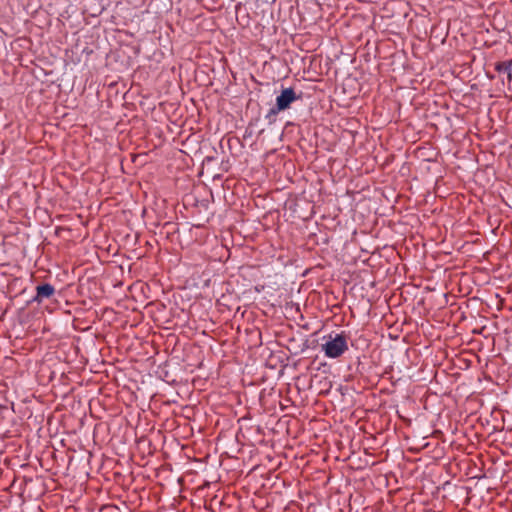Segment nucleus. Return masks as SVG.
Segmentation results:
<instances>
[{
    "mask_svg": "<svg viewBox=\"0 0 512 512\" xmlns=\"http://www.w3.org/2000/svg\"><path fill=\"white\" fill-rule=\"evenodd\" d=\"M343 228H346V226H340V231L341 232L343 230Z\"/></svg>",
    "mask_w": 512,
    "mask_h": 512,
    "instance_id": "7",
    "label": "nucleus"
},
{
    "mask_svg": "<svg viewBox=\"0 0 512 512\" xmlns=\"http://www.w3.org/2000/svg\"><path fill=\"white\" fill-rule=\"evenodd\" d=\"M298 98L299 97L296 95L293 88L283 89L281 94L276 97L275 106L272 107L265 115V119L267 120L268 124L275 123L279 112L290 108L291 104L298 100Z\"/></svg>",
    "mask_w": 512,
    "mask_h": 512,
    "instance_id": "2",
    "label": "nucleus"
},
{
    "mask_svg": "<svg viewBox=\"0 0 512 512\" xmlns=\"http://www.w3.org/2000/svg\"><path fill=\"white\" fill-rule=\"evenodd\" d=\"M55 293V288L49 283H44L36 287V295L33 300L37 303H41L44 299L52 297Z\"/></svg>",
    "mask_w": 512,
    "mask_h": 512,
    "instance_id": "3",
    "label": "nucleus"
},
{
    "mask_svg": "<svg viewBox=\"0 0 512 512\" xmlns=\"http://www.w3.org/2000/svg\"><path fill=\"white\" fill-rule=\"evenodd\" d=\"M322 350L328 358H339L348 350V337L344 332L323 337Z\"/></svg>",
    "mask_w": 512,
    "mask_h": 512,
    "instance_id": "1",
    "label": "nucleus"
},
{
    "mask_svg": "<svg viewBox=\"0 0 512 512\" xmlns=\"http://www.w3.org/2000/svg\"><path fill=\"white\" fill-rule=\"evenodd\" d=\"M495 69L498 73L505 75L507 81L512 80V61H503L496 64Z\"/></svg>",
    "mask_w": 512,
    "mask_h": 512,
    "instance_id": "4",
    "label": "nucleus"
},
{
    "mask_svg": "<svg viewBox=\"0 0 512 512\" xmlns=\"http://www.w3.org/2000/svg\"><path fill=\"white\" fill-rule=\"evenodd\" d=\"M356 233H357V232H356V230L354 229V230L352 231V236H351V241H352V242H357L356 237H355V236H356Z\"/></svg>",
    "mask_w": 512,
    "mask_h": 512,
    "instance_id": "6",
    "label": "nucleus"
},
{
    "mask_svg": "<svg viewBox=\"0 0 512 512\" xmlns=\"http://www.w3.org/2000/svg\"><path fill=\"white\" fill-rule=\"evenodd\" d=\"M67 229H65V227L63 226H56V229H55V234L57 236H61L62 232L66 231Z\"/></svg>",
    "mask_w": 512,
    "mask_h": 512,
    "instance_id": "5",
    "label": "nucleus"
}]
</instances>
